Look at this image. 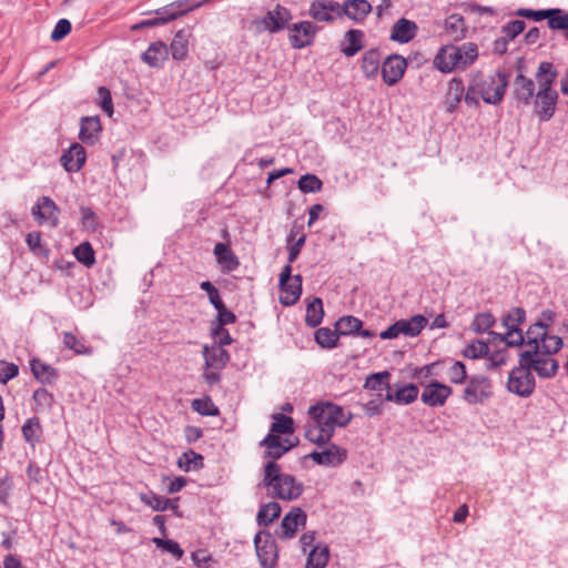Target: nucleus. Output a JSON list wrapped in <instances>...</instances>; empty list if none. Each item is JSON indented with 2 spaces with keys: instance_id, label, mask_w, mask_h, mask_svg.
Here are the masks:
<instances>
[{
  "instance_id": "nucleus-1",
  "label": "nucleus",
  "mask_w": 568,
  "mask_h": 568,
  "mask_svg": "<svg viewBox=\"0 0 568 568\" xmlns=\"http://www.w3.org/2000/svg\"><path fill=\"white\" fill-rule=\"evenodd\" d=\"M262 485L270 490V495L285 501L297 499L303 490V484L294 476L284 474L277 463L267 462L263 469Z\"/></svg>"
},
{
  "instance_id": "nucleus-2",
  "label": "nucleus",
  "mask_w": 568,
  "mask_h": 568,
  "mask_svg": "<svg viewBox=\"0 0 568 568\" xmlns=\"http://www.w3.org/2000/svg\"><path fill=\"white\" fill-rule=\"evenodd\" d=\"M557 72L551 62H540L536 78L538 80L539 90L536 93L535 113L540 122L549 121L556 111L558 93L551 89L556 80Z\"/></svg>"
},
{
  "instance_id": "nucleus-3",
  "label": "nucleus",
  "mask_w": 568,
  "mask_h": 568,
  "mask_svg": "<svg viewBox=\"0 0 568 568\" xmlns=\"http://www.w3.org/2000/svg\"><path fill=\"white\" fill-rule=\"evenodd\" d=\"M562 345L561 338H549L542 349L520 352V362L527 366L529 372L535 371L541 378L554 377L559 365L552 355L560 351Z\"/></svg>"
},
{
  "instance_id": "nucleus-4",
  "label": "nucleus",
  "mask_w": 568,
  "mask_h": 568,
  "mask_svg": "<svg viewBox=\"0 0 568 568\" xmlns=\"http://www.w3.org/2000/svg\"><path fill=\"white\" fill-rule=\"evenodd\" d=\"M473 80L483 101L491 105H498L503 101L509 83L508 74L504 70H497L487 77L478 72L473 75Z\"/></svg>"
},
{
  "instance_id": "nucleus-5",
  "label": "nucleus",
  "mask_w": 568,
  "mask_h": 568,
  "mask_svg": "<svg viewBox=\"0 0 568 568\" xmlns=\"http://www.w3.org/2000/svg\"><path fill=\"white\" fill-rule=\"evenodd\" d=\"M310 418L318 420L333 433L336 427H345L352 419V414L346 413L343 407L331 403L320 402L308 408Z\"/></svg>"
},
{
  "instance_id": "nucleus-6",
  "label": "nucleus",
  "mask_w": 568,
  "mask_h": 568,
  "mask_svg": "<svg viewBox=\"0 0 568 568\" xmlns=\"http://www.w3.org/2000/svg\"><path fill=\"white\" fill-rule=\"evenodd\" d=\"M526 320V312L523 307L511 308L504 317L503 324L506 328L505 334L494 333V339H498L506 344V346H521L525 342V336L519 326Z\"/></svg>"
},
{
  "instance_id": "nucleus-7",
  "label": "nucleus",
  "mask_w": 568,
  "mask_h": 568,
  "mask_svg": "<svg viewBox=\"0 0 568 568\" xmlns=\"http://www.w3.org/2000/svg\"><path fill=\"white\" fill-rule=\"evenodd\" d=\"M535 377L527 366L519 361V365L509 373L507 381V389L519 396L527 398L535 390Z\"/></svg>"
},
{
  "instance_id": "nucleus-8",
  "label": "nucleus",
  "mask_w": 568,
  "mask_h": 568,
  "mask_svg": "<svg viewBox=\"0 0 568 568\" xmlns=\"http://www.w3.org/2000/svg\"><path fill=\"white\" fill-rule=\"evenodd\" d=\"M320 28L308 20L300 21L288 27V40L294 49H303L314 42Z\"/></svg>"
},
{
  "instance_id": "nucleus-9",
  "label": "nucleus",
  "mask_w": 568,
  "mask_h": 568,
  "mask_svg": "<svg viewBox=\"0 0 568 568\" xmlns=\"http://www.w3.org/2000/svg\"><path fill=\"white\" fill-rule=\"evenodd\" d=\"M291 20V11L281 4H276L274 9L268 10L266 14L260 20H256L255 23L262 27L263 30L276 33L288 28Z\"/></svg>"
},
{
  "instance_id": "nucleus-10",
  "label": "nucleus",
  "mask_w": 568,
  "mask_h": 568,
  "mask_svg": "<svg viewBox=\"0 0 568 568\" xmlns=\"http://www.w3.org/2000/svg\"><path fill=\"white\" fill-rule=\"evenodd\" d=\"M31 214L38 224H49L57 227L59 224L60 209L49 196H41L31 209Z\"/></svg>"
},
{
  "instance_id": "nucleus-11",
  "label": "nucleus",
  "mask_w": 568,
  "mask_h": 568,
  "mask_svg": "<svg viewBox=\"0 0 568 568\" xmlns=\"http://www.w3.org/2000/svg\"><path fill=\"white\" fill-rule=\"evenodd\" d=\"M491 395V383L488 377L475 375L468 379L464 389L463 398L468 404H479Z\"/></svg>"
},
{
  "instance_id": "nucleus-12",
  "label": "nucleus",
  "mask_w": 568,
  "mask_h": 568,
  "mask_svg": "<svg viewBox=\"0 0 568 568\" xmlns=\"http://www.w3.org/2000/svg\"><path fill=\"white\" fill-rule=\"evenodd\" d=\"M307 13L316 22L332 23L341 18V3L334 0H314Z\"/></svg>"
},
{
  "instance_id": "nucleus-13",
  "label": "nucleus",
  "mask_w": 568,
  "mask_h": 568,
  "mask_svg": "<svg viewBox=\"0 0 568 568\" xmlns=\"http://www.w3.org/2000/svg\"><path fill=\"white\" fill-rule=\"evenodd\" d=\"M406 68L407 61L405 58L399 54L388 55L381 67V73L384 82L387 85H395L404 77Z\"/></svg>"
},
{
  "instance_id": "nucleus-14",
  "label": "nucleus",
  "mask_w": 568,
  "mask_h": 568,
  "mask_svg": "<svg viewBox=\"0 0 568 568\" xmlns=\"http://www.w3.org/2000/svg\"><path fill=\"white\" fill-rule=\"evenodd\" d=\"M306 520L307 515L302 508H292L282 519L277 536L281 539H292L300 527H305Z\"/></svg>"
},
{
  "instance_id": "nucleus-15",
  "label": "nucleus",
  "mask_w": 568,
  "mask_h": 568,
  "mask_svg": "<svg viewBox=\"0 0 568 568\" xmlns=\"http://www.w3.org/2000/svg\"><path fill=\"white\" fill-rule=\"evenodd\" d=\"M260 446L265 448L263 457L268 459L267 462L276 463L277 459L294 447V444L290 443L287 438L282 439L277 435L267 434L260 442Z\"/></svg>"
},
{
  "instance_id": "nucleus-16",
  "label": "nucleus",
  "mask_w": 568,
  "mask_h": 568,
  "mask_svg": "<svg viewBox=\"0 0 568 568\" xmlns=\"http://www.w3.org/2000/svg\"><path fill=\"white\" fill-rule=\"evenodd\" d=\"M327 447L322 452H312L308 455L314 463L322 466L335 467L341 465L347 457V452L335 444H326Z\"/></svg>"
},
{
  "instance_id": "nucleus-17",
  "label": "nucleus",
  "mask_w": 568,
  "mask_h": 568,
  "mask_svg": "<svg viewBox=\"0 0 568 568\" xmlns=\"http://www.w3.org/2000/svg\"><path fill=\"white\" fill-rule=\"evenodd\" d=\"M460 59V49L457 45L450 44L440 48L434 59V64L440 72L449 73L454 69H462Z\"/></svg>"
},
{
  "instance_id": "nucleus-18",
  "label": "nucleus",
  "mask_w": 568,
  "mask_h": 568,
  "mask_svg": "<svg viewBox=\"0 0 568 568\" xmlns=\"http://www.w3.org/2000/svg\"><path fill=\"white\" fill-rule=\"evenodd\" d=\"M549 338H560L556 335H549L547 333V323L544 321H537L526 332L524 344L526 345L525 351L542 349L546 341Z\"/></svg>"
},
{
  "instance_id": "nucleus-19",
  "label": "nucleus",
  "mask_w": 568,
  "mask_h": 568,
  "mask_svg": "<svg viewBox=\"0 0 568 568\" xmlns=\"http://www.w3.org/2000/svg\"><path fill=\"white\" fill-rule=\"evenodd\" d=\"M452 394V387L439 382L428 383L422 393L420 399L430 407L443 406Z\"/></svg>"
},
{
  "instance_id": "nucleus-20",
  "label": "nucleus",
  "mask_w": 568,
  "mask_h": 568,
  "mask_svg": "<svg viewBox=\"0 0 568 568\" xmlns=\"http://www.w3.org/2000/svg\"><path fill=\"white\" fill-rule=\"evenodd\" d=\"M87 153L80 143H72L70 148L63 152L60 162L64 170L69 173L80 171L85 164Z\"/></svg>"
},
{
  "instance_id": "nucleus-21",
  "label": "nucleus",
  "mask_w": 568,
  "mask_h": 568,
  "mask_svg": "<svg viewBox=\"0 0 568 568\" xmlns=\"http://www.w3.org/2000/svg\"><path fill=\"white\" fill-rule=\"evenodd\" d=\"M367 0H345L341 3V18L347 17L356 23H362L372 11Z\"/></svg>"
},
{
  "instance_id": "nucleus-22",
  "label": "nucleus",
  "mask_w": 568,
  "mask_h": 568,
  "mask_svg": "<svg viewBox=\"0 0 568 568\" xmlns=\"http://www.w3.org/2000/svg\"><path fill=\"white\" fill-rule=\"evenodd\" d=\"M256 554L263 568H274L277 562V547L273 539L267 538L261 544L260 535L254 538Z\"/></svg>"
},
{
  "instance_id": "nucleus-23",
  "label": "nucleus",
  "mask_w": 568,
  "mask_h": 568,
  "mask_svg": "<svg viewBox=\"0 0 568 568\" xmlns=\"http://www.w3.org/2000/svg\"><path fill=\"white\" fill-rule=\"evenodd\" d=\"M141 59L151 68H161L169 59V47L163 41L152 42Z\"/></svg>"
},
{
  "instance_id": "nucleus-24",
  "label": "nucleus",
  "mask_w": 568,
  "mask_h": 568,
  "mask_svg": "<svg viewBox=\"0 0 568 568\" xmlns=\"http://www.w3.org/2000/svg\"><path fill=\"white\" fill-rule=\"evenodd\" d=\"M102 126L98 115L83 116L81 119L79 139L88 145H93L98 142Z\"/></svg>"
},
{
  "instance_id": "nucleus-25",
  "label": "nucleus",
  "mask_w": 568,
  "mask_h": 568,
  "mask_svg": "<svg viewBox=\"0 0 568 568\" xmlns=\"http://www.w3.org/2000/svg\"><path fill=\"white\" fill-rule=\"evenodd\" d=\"M513 93L515 100L523 103L524 105H529L535 95V82L523 73H518L514 81Z\"/></svg>"
},
{
  "instance_id": "nucleus-26",
  "label": "nucleus",
  "mask_w": 568,
  "mask_h": 568,
  "mask_svg": "<svg viewBox=\"0 0 568 568\" xmlns=\"http://www.w3.org/2000/svg\"><path fill=\"white\" fill-rule=\"evenodd\" d=\"M417 32V24L406 18H400L392 28L390 39L399 43L413 40Z\"/></svg>"
},
{
  "instance_id": "nucleus-27",
  "label": "nucleus",
  "mask_w": 568,
  "mask_h": 568,
  "mask_svg": "<svg viewBox=\"0 0 568 568\" xmlns=\"http://www.w3.org/2000/svg\"><path fill=\"white\" fill-rule=\"evenodd\" d=\"M333 435L334 434L331 428H326L323 424L318 423V420L313 419H311V423L307 424L304 434L308 442L318 446L328 444Z\"/></svg>"
},
{
  "instance_id": "nucleus-28",
  "label": "nucleus",
  "mask_w": 568,
  "mask_h": 568,
  "mask_svg": "<svg viewBox=\"0 0 568 568\" xmlns=\"http://www.w3.org/2000/svg\"><path fill=\"white\" fill-rule=\"evenodd\" d=\"M203 356L206 368L222 369L230 361V355L222 346L203 347Z\"/></svg>"
},
{
  "instance_id": "nucleus-29",
  "label": "nucleus",
  "mask_w": 568,
  "mask_h": 568,
  "mask_svg": "<svg viewBox=\"0 0 568 568\" xmlns=\"http://www.w3.org/2000/svg\"><path fill=\"white\" fill-rule=\"evenodd\" d=\"M191 37V30L189 28L179 30L170 44L169 53L176 61H181L186 58L189 52V38Z\"/></svg>"
},
{
  "instance_id": "nucleus-30",
  "label": "nucleus",
  "mask_w": 568,
  "mask_h": 568,
  "mask_svg": "<svg viewBox=\"0 0 568 568\" xmlns=\"http://www.w3.org/2000/svg\"><path fill=\"white\" fill-rule=\"evenodd\" d=\"M465 93V85L460 78H453L448 82V90L446 93V111L453 113L456 111L458 104L462 102Z\"/></svg>"
},
{
  "instance_id": "nucleus-31",
  "label": "nucleus",
  "mask_w": 568,
  "mask_h": 568,
  "mask_svg": "<svg viewBox=\"0 0 568 568\" xmlns=\"http://www.w3.org/2000/svg\"><path fill=\"white\" fill-rule=\"evenodd\" d=\"M419 389L414 384H407L393 392L388 389L385 396L386 402H394L400 405L413 403L418 397Z\"/></svg>"
},
{
  "instance_id": "nucleus-32",
  "label": "nucleus",
  "mask_w": 568,
  "mask_h": 568,
  "mask_svg": "<svg viewBox=\"0 0 568 568\" xmlns=\"http://www.w3.org/2000/svg\"><path fill=\"white\" fill-rule=\"evenodd\" d=\"M364 32L358 29H351L344 34L341 43V51L346 57H354L363 48Z\"/></svg>"
},
{
  "instance_id": "nucleus-33",
  "label": "nucleus",
  "mask_w": 568,
  "mask_h": 568,
  "mask_svg": "<svg viewBox=\"0 0 568 568\" xmlns=\"http://www.w3.org/2000/svg\"><path fill=\"white\" fill-rule=\"evenodd\" d=\"M30 367L34 378L42 384H53L58 378V371L38 358L30 361Z\"/></svg>"
},
{
  "instance_id": "nucleus-34",
  "label": "nucleus",
  "mask_w": 568,
  "mask_h": 568,
  "mask_svg": "<svg viewBox=\"0 0 568 568\" xmlns=\"http://www.w3.org/2000/svg\"><path fill=\"white\" fill-rule=\"evenodd\" d=\"M329 559V549L327 545H317L308 554L306 568H325Z\"/></svg>"
},
{
  "instance_id": "nucleus-35",
  "label": "nucleus",
  "mask_w": 568,
  "mask_h": 568,
  "mask_svg": "<svg viewBox=\"0 0 568 568\" xmlns=\"http://www.w3.org/2000/svg\"><path fill=\"white\" fill-rule=\"evenodd\" d=\"M214 254L223 268L232 271L239 265L237 257L227 244L217 243L214 247Z\"/></svg>"
},
{
  "instance_id": "nucleus-36",
  "label": "nucleus",
  "mask_w": 568,
  "mask_h": 568,
  "mask_svg": "<svg viewBox=\"0 0 568 568\" xmlns=\"http://www.w3.org/2000/svg\"><path fill=\"white\" fill-rule=\"evenodd\" d=\"M381 53L377 49L367 50L362 58V70L366 78H375L378 73Z\"/></svg>"
},
{
  "instance_id": "nucleus-37",
  "label": "nucleus",
  "mask_w": 568,
  "mask_h": 568,
  "mask_svg": "<svg viewBox=\"0 0 568 568\" xmlns=\"http://www.w3.org/2000/svg\"><path fill=\"white\" fill-rule=\"evenodd\" d=\"M400 334L409 337L417 336L427 323L423 315H414L409 320H399Z\"/></svg>"
},
{
  "instance_id": "nucleus-38",
  "label": "nucleus",
  "mask_w": 568,
  "mask_h": 568,
  "mask_svg": "<svg viewBox=\"0 0 568 568\" xmlns=\"http://www.w3.org/2000/svg\"><path fill=\"white\" fill-rule=\"evenodd\" d=\"M282 508L278 503L270 501L260 507L256 519L260 526H268L280 517Z\"/></svg>"
},
{
  "instance_id": "nucleus-39",
  "label": "nucleus",
  "mask_w": 568,
  "mask_h": 568,
  "mask_svg": "<svg viewBox=\"0 0 568 568\" xmlns=\"http://www.w3.org/2000/svg\"><path fill=\"white\" fill-rule=\"evenodd\" d=\"M324 316L323 302L320 297H314L306 307L305 323L310 327H316L322 323Z\"/></svg>"
},
{
  "instance_id": "nucleus-40",
  "label": "nucleus",
  "mask_w": 568,
  "mask_h": 568,
  "mask_svg": "<svg viewBox=\"0 0 568 568\" xmlns=\"http://www.w3.org/2000/svg\"><path fill=\"white\" fill-rule=\"evenodd\" d=\"M389 378L390 374L387 371L371 374L365 379L364 388L375 392H383L386 389L388 392V389H390Z\"/></svg>"
},
{
  "instance_id": "nucleus-41",
  "label": "nucleus",
  "mask_w": 568,
  "mask_h": 568,
  "mask_svg": "<svg viewBox=\"0 0 568 568\" xmlns=\"http://www.w3.org/2000/svg\"><path fill=\"white\" fill-rule=\"evenodd\" d=\"M68 293L72 303L82 308H87L92 304L91 286H71Z\"/></svg>"
},
{
  "instance_id": "nucleus-42",
  "label": "nucleus",
  "mask_w": 568,
  "mask_h": 568,
  "mask_svg": "<svg viewBox=\"0 0 568 568\" xmlns=\"http://www.w3.org/2000/svg\"><path fill=\"white\" fill-rule=\"evenodd\" d=\"M274 422L271 425L270 433L280 436V434H292L294 432V420L292 417L283 414H273Z\"/></svg>"
},
{
  "instance_id": "nucleus-43",
  "label": "nucleus",
  "mask_w": 568,
  "mask_h": 568,
  "mask_svg": "<svg viewBox=\"0 0 568 568\" xmlns=\"http://www.w3.org/2000/svg\"><path fill=\"white\" fill-rule=\"evenodd\" d=\"M363 322L352 315L341 317L336 323V332L339 335H355L362 328Z\"/></svg>"
},
{
  "instance_id": "nucleus-44",
  "label": "nucleus",
  "mask_w": 568,
  "mask_h": 568,
  "mask_svg": "<svg viewBox=\"0 0 568 568\" xmlns=\"http://www.w3.org/2000/svg\"><path fill=\"white\" fill-rule=\"evenodd\" d=\"M41 425L37 417L29 418L22 426V436L32 447L40 440Z\"/></svg>"
},
{
  "instance_id": "nucleus-45",
  "label": "nucleus",
  "mask_w": 568,
  "mask_h": 568,
  "mask_svg": "<svg viewBox=\"0 0 568 568\" xmlns=\"http://www.w3.org/2000/svg\"><path fill=\"white\" fill-rule=\"evenodd\" d=\"M339 334L335 329L321 327L315 332V341L324 348H333L337 345Z\"/></svg>"
},
{
  "instance_id": "nucleus-46",
  "label": "nucleus",
  "mask_w": 568,
  "mask_h": 568,
  "mask_svg": "<svg viewBox=\"0 0 568 568\" xmlns=\"http://www.w3.org/2000/svg\"><path fill=\"white\" fill-rule=\"evenodd\" d=\"M445 30L454 39H460L464 37L465 21L459 14H452L445 20Z\"/></svg>"
},
{
  "instance_id": "nucleus-47",
  "label": "nucleus",
  "mask_w": 568,
  "mask_h": 568,
  "mask_svg": "<svg viewBox=\"0 0 568 568\" xmlns=\"http://www.w3.org/2000/svg\"><path fill=\"white\" fill-rule=\"evenodd\" d=\"M303 286H278V300L284 306L294 305L302 295Z\"/></svg>"
},
{
  "instance_id": "nucleus-48",
  "label": "nucleus",
  "mask_w": 568,
  "mask_h": 568,
  "mask_svg": "<svg viewBox=\"0 0 568 568\" xmlns=\"http://www.w3.org/2000/svg\"><path fill=\"white\" fill-rule=\"evenodd\" d=\"M297 187L303 193H316L323 187V182L315 174H304L297 181Z\"/></svg>"
},
{
  "instance_id": "nucleus-49",
  "label": "nucleus",
  "mask_w": 568,
  "mask_h": 568,
  "mask_svg": "<svg viewBox=\"0 0 568 568\" xmlns=\"http://www.w3.org/2000/svg\"><path fill=\"white\" fill-rule=\"evenodd\" d=\"M63 344L67 348L72 349L79 355H89L92 353V349L84 344V341L79 339L72 333L67 332L63 334Z\"/></svg>"
},
{
  "instance_id": "nucleus-50",
  "label": "nucleus",
  "mask_w": 568,
  "mask_h": 568,
  "mask_svg": "<svg viewBox=\"0 0 568 568\" xmlns=\"http://www.w3.org/2000/svg\"><path fill=\"white\" fill-rule=\"evenodd\" d=\"M191 406L195 412L203 416H216L219 414V408L210 397L193 399Z\"/></svg>"
},
{
  "instance_id": "nucleus-51",
  "label": "nucleus",
  "mask_w": 568,
  "mask_h": 568,
  "mask_svg": "<svg viewBox=\"0 0 568 568\" xmlns=\"http://www.w3.org/2000/svg\"><path fill=\"white\" fill-rule=\"evenodd\" d=\"M457 47H458V49H460V55H462L460 65H462V69H465L466 67H468L471 63H474V61L478 57V47H477V44H475L473 42H466V43H463L462 45H457Z\"/></svg>"
},
{
  "instance_id": "nucleus-52",
  "label": "nucleus",
  "mask_w": 568,
  "mask_h": 568,
  "mask_svg": "<svg viewBox=\"0 0 568 568\" xmlns=\"http://www.w3.org/2000/svg\"><path fill=\"white\" fill-rule=\"evenodd\" d=\"M26 242L32 253L41 256L48 255L49 250L42 245V236L40 232L33 231L28 233Z\"/></svg>"
},
{
  "instance_id": "nucleus-53",
  "label": "nucleus",
  "mask_w": 568,
  "mask_h": 568,
  "mask_svg": "<svg viewBox=\"0 0 568 568\" xmlns=\"http://www.w3.org/2000/svg\"><path fill=\"white\" fill-rule=\"evenodd\" d=\"M141 500L155 511H164L169 508L170 499L153 493L141 495Z\"/></svg>"
},
{
  "instance_id": "nucleus-54",
  "label": "nucleus",
  "mask_w": 568,
  "mask_h": 568,
  "mask_svg": "<svg viewBox=\"0 0 568 568\" xmlns=\"http://www.w3.org/2000/svg\"><path fill=\"white\" fill-rule=\"evenodd\" d=\"M447 378L454 384H463L467 378L466 366L459 361H455L447 369Z\"/></svg>"
},
{
  "instance_id": "nucleus-55",
  "label": "nucleus",
  "mask_w": 568,
  "mask_h": 568,
  "mask_svg": "<svg viewBox=\"0 0 568 568\" xmlns=\"http://www.w3.org/2000/svg\"><path fill=\"white\" fill-rule=\"evenodd\" d=\"M74 256L81 263L90 266L94 263V251L89 242L81 243L74 248Z\"/></svg>"
},
{
  "instance_id": "nucleus-56",
  "label": "nucleus",
  "mask_w": 568,
  "mask_h": 568,
  "mask_svg": "<svg viewBox=\"0 0 568 568\" xmlns=\"http://www.w3.org/2000/svg\"><path fill=\"white\" fill-rule=\"evenodd\" d=\"M488 353V345L487 343L476 339L471 343H469L465 349L463 351V355L467 358L476 359L484 355H487Z\"/></svg>"
},
{
  "instance_id": "nucleus-57",
  "label": "nucleus",
  "mask_w": 568,
  "mask_h": 568,
  "mask_svg": "<svg viewBox=\"0 0 568 568\" xmlns=\"http://www.w3.org/2000/svg\"><path fill=\"white\" fill-rule=\"evenodd\" d=\"M80 212L82 226L90 232H95L99 227L95 212L89 206H81Z\"/></svg>"
},
{
  "instance_id": "nucleus-58",
  "label": "nucleus",
  "mask_w": 568,
  "mask_h": 568,
  "mask_svg": "<svg viewBox=\"0 0 568 568\" xmlns=\"http://www.w3.org/2000/svg\"><path fill=\"white\" fill-rule=\"evenodd\" d=\"M33 400H34V403H36L38 408H40V409H49L53 405L54 397L45 388H38L33 393Z\"/></svg>"
},
{
  "instance_id": "nucleus-59",
  "label": "nucleus",
  "mask_w": 568,
  "mask_h": 568,
  "mask_svg": "<svg viewBox=\"0 0 568 568\" xmlns=\"http://www.w3.org/2000/svg\"><path fill=\"white\" fill-rule=\"evenodd\" d=\"M156 17L152 18V19H145V20H142L140 21L139 23L134 24L132 27V30H140V29H143V28H151V27H156V26H163V24H166L171 21L174 20V16L173 14H170V16H165V14H155Z\"/></svg>"
},
{
  "instance_id": "nucleus-60",
  "label": "nucleus",
  "mask_w": 568,
  "mask_h": 568,
  "mask_svg": "<svg viewBox=\"0 0 568 568\" xmlns=\"http://www.w3.org/2000/svg\"><path fill=\"white\" fill-rule=\"evenodd\" d=\"M153 542L158 548H161L170 554H172L174 557L180 559L183 556V549L180 547V545L171 539H162V538H153Z\"/></svg>"
},
{
  "instance_id": "nucleus-61",
  "label": "nucleus",
  "mask_w": 568,
  "mask_h": 568,
  "mask_svg": "<svg viewBox=\"0 0 568 568\" xmlns=\"http://www.w3.org/2000/svg\"><path fill=\"white\" fill-rule=\"evenodd\" d=\"M525 21L513 20L501 27V32L504 33V37L510 41L514 40L517 36H519L525 30Z\"/></svg>"
},
{
  "instance_id": "nucleus-62",
  "label": "nucleus",
  "mask_w": 568,
  "mask_h": 568,
  "mask_svg": "<svg viewBox=\"0 0 568 568\" xmlns=\"http://www.w3.org/2000/svg\"><path fill=\"white\" fill-rule=\"evenodd\" d=\"M495 323L494 317L488 313L478 314L473 322V329L476 333L488 331Z\"/></svg>"
},
{
  "instance_id": "nucleus-63",
  "label": "nucleus",
  "mask_w": 568,
  "mask_h": 568,
  "mask_svg": "<svg viewBox=\"0 0 568 568\" xmlns=\"http://www.w3.org/2000/svg\"><path fill=\"white\" fill-rule=\"evenodd\" d=\"M72 26L71 22L68 19H60L53 31L51 32V40L54 42L61 41L64 39L71 31Z\"/></svg>"
},
{
  "instance_id": "nucleus-64",
  "label": "nucleus",
  "mask_w": 568,
  "mask_h": 568,
  "mask_svg": "<svg viewBox=\"0 0 568 568\" xmlns=\"http://www.w3.org/2000/svg\"><path fill=\"white\" fill-rule=\"evenodd\" d=\"M98 97L100 99V106L101 109L109 115L111 116L113 114V102H112V97H111V92L108 88L105 87H100L98 89Z\"/></svg>"
}]
</instances>
